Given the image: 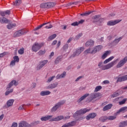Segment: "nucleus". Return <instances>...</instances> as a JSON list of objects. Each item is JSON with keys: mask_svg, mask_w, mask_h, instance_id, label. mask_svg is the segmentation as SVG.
Segmentation results:
<instances>
[{"mask_svg": "<svg viewBox=\"0 0 127 127\" xmlns=\"http://www.w3.org/2000/svg\"><path fill=\"white\" fill-rule=\"evenodd\" d=\"M99 97H100V93H91L89 98V102H92V100H94L96 98H99Z\"/></svg>", "mask_w": 127, "mask_h": 127, "instance_id": "9", "label": "nucleus"}, {"mask_svg": "<svg viewBox=\"0 0 127 127\" xmlns=\"http://www.w3.org/2000/svg\"><path fill=\"white\" fill-rule=\"evenodd\" d=\"M114 58H115V57L114 56L110 57V58H109L108 59H106L105 61H104V64H107L109 63V62H111V61H112V60H113Z\"/></svg>", "mask_w": 127, "mask_h": 127, "instance_id": "31", "label": "nucleus"}, {"mask_svg": "<svg viewBox=\"0 0 127 127\" xmlns=\"http://www.w3.org/2000/svg\"><path fill=\"white\" fill-rule=\"evenodd\" d=\"M94 49L92 50L91 48L86 50L84 52V55H87V54H95V53H93Z\"/></svg>", "mask_w": 127, "mask_h": 127, "instance_id": "18", "label": "nucleus"}, {"mask_svg": "<svg viewBox=\"0 0 127 127\" xmlns=\"http://www.w3.org/2000/svg\"><path fill=\"white\" fill-rule=\"evenodd\" d=\"M45 52H46V51L45 50L42 51V50H40L38 53V55L40 56H42V55H44V54H45Z\"/></svg>", "mask_w": 127, "mask_h": 127, "instance_id": "44", "label": "nucleus"}, {"mask_svg": "<svg viewBox=\"0 0 127 127\" xmlns=\"http://www.w3.org/2000/svg\"><path fill=\"white\" fill-rule=\"evenodd\" d=\"M118 96H120V93H119V91H117L114 93V94L112 95V97L116 98V97H118Z\"/></svg>", "mask_w": 127, "mask_h": 127, "instance_id": "42", "label": "nucleus"}, {"mask_svg": "<svg viewBox=\"0 0 127 127\" xmlns=\"http://www.w3.org/2000/svg\"><path fill=\"white\" fill-rule=\"evenodd\" d=\"M7 54V52H4L3 53L0 54V58H1L2 57H4V56H5Z\"/></svg>", "mask_w": 127, "mask_h": 127, "instance_id": "52", "label": "nucleus"}, {"mask_svg": "<svg viewBox=\"0 0 127 127\" xmlns=\"http://www.w3.org/2000/svg\"><path fill=\"white\" fill-rule=\"evenodd\" d=\"M13 103H14V99L8 100L6 102V106L7 108L12 107V106L13 105Z\"/></svg>", "mask_w": 127, "mask_h": 127, "instance_id": "23", "label": "nucleus"}, {"mask_svg": "<svg viewBox=\"0 0 127 127\" xmlns=\"http://www.w3.org/2000/svg\"><path fill=\"white\" fill-rule=\"evenodd\" d=\"M56 5L55 2H48V8H50L51 7H53Z\"/></svg>", "mask_w": 127, "mask_h": 127, "instance_id": "37", "label": "nucleus"}, {"mask_svg": "<svg viewBox=\"0 0 127 127\" xmlns=\"http://www.w3.org/2000/svg\"><path fill=\"white\" fill-rule=\"evenodd\" d=\"M43 45V43L39 44L38 43H35L32 46V50H33L34 52H37Z\"/></svg>", "mask_w": 127, "mask_h": 127, "instance_id": "4", "label": "nucleus"}, {"mask_svg": "<svg viewBox=\"0 0 127 127\" xmlns=\"http://www.w3.org/2000/svg\"><path fill=\"white\" fill-rule=\"evenodd\" d=\"M30 125L28 124L26 121H21L19 123L18 127H30Z\"/></svg>", "mask_w": 127, "mask_h": 127, "instance_id": "14", "label": "nucleus"}, {"mask_svg": "<svg viewBox=\"0 0 127 127\" xmlns=\"http://www.w3.org/2000/svg\"><path fill=\"white\" fill-rule=\"evenodd\" d=\"M55 77H56L55 75H54L49 77L48 80L47 81V83H50L51 81H53Z\"/></svg>", "mask_w": 127, "mask_h": 127, "instance_id": "41", "label": "nucleus"}, {"mask_svg": "<svg viewBox=\"0 0 127 127\" xmlns=\"http://www.w3.org/2000/svg\"><path fill=\"white\" fill-rule=\"evenodd\" d=\"M116 63V61H113L111 63L108 64L104 66L102 68V70H108V69H110L112 68Z\"/></svg>", "mask_w": 127, "mask_h": 127, "instance_id": "10", "label": "nucleus"}, {"mask_svg": "<svg viewBox=\"0 0 127 127\" xmlns=\"http://www.w3.org/2000/svg\"><path fill=\"white\" fill-rule=\"evenodd\" d=\"M5 14H9L10 13V11L9 10L5 11Z\"/></svg>", "mask_w": 127, "mask_h": 127, "instance_id": "63", "label": "nucleus"}, {"mask_svg": "<svg viewBox=\"0 0 127 127\" xmlns=\"http://www.w3.org/2000/svg\"><path fill=\"white\" fill-rule=\"evenodd\" d=\"M58 86V82L51 83L47 86V89H55Z\"/></svg>", "mask_w": 127, "mask_h": 127, "instance_id": "22", "label": "nucleus"}, {"mask_svg": "<svg viewBox=\"0 0 127 127\" xmlns=\"http://www.w3.org/2000/svg\"><path fill=\"white\" fill-rule=\"evenodd\" d=\"M127 101V98L124 99L122 101L119 102V105H124V104H126V102Z\"/></svg>", "mask_w": 127, "mask_h": 127, "instance_id": "49", "label": "nucleus"}, {"mask_svg": "<svg viewBox=\"0 0 127 127\" xmlns=\"http://www.w3.org/2000/svg\"><path fill=\"white\" fill-rule=\"evenodd\" d=\"M13 59L10 63V66H14L15 65V63H18L19 62V58H18V56H15L13 57Z\"/></svg>", "mask_w": 127, "mask_h": 127, "instance_id": "11", "label": "nucleus"}, {"mask_svg": "<svg viewBox=\"0 0 127 127\" xmlns=\"http://www.w3.org/2000/svg\"><path fill=\"white\" fill-rule=\"evenodd\" d=\"M3 117H4V115L3 114H2L1 116H0V121L2 120V119H3Z\"/></svg>", "mask_w": 127, "mask_h": 127, "instance_id": "61", "label": "nucleus"}, {"mask_svg": "<svg viewBox=\"0 0 127 127\" xmlns=\"http://www.w3.org/2000/svg\"><path fill=\"white\" fill-rule=\"evenodd\" d=\"M102 49H103V46L102 45L97 46L93 48V53L95 54V53H97V52H99V51H101Z\"/></svg>", "mask_w": 127, "mask_h": 127, "instance_id": "15", "label": "nucleus"}, {"mask_svg": "<svg viewBox=\"0 0 127 127\" xmlns=\"http://www.w3.org/2000/svg\"><path fill=\"white\" fill-rule=\"evenodd\" d=\"M26 33H27V31H26V29H22L15 32L14 33L13 35L14 37H19V36H21V35H24V34H25Z\"/></svg>", "mask_w": 127, "mask_h": 127, "instance_id": "3", "label": "nucleus"}, {"mask_svg": "<svg viewBox=\"0 0 127 127\" xmlns=\"http://www.w3.org/2000/svg\"><path fill=\"white\" fill-rule=\"evenodd\" d=\"M121 40H122V38H119L118 39H115L114 41H113V43L114 44L117 45L119 43V42H120V41H121Z\"/></svg>", "mask_w": 127, "mask_h": 127, "instance_id": "40", "label": "nucleus"}, {"mask_svg": "<svg viewBox=\"0 0 127 127\" xmlns=\"http://www.w3.org/2000/svg\"><path fill=\"white\" fill-rule=\"evenodd\" d=\"M82 78H83V76H79V77H77L75 80V82H78V81H79V80H80V79H82Z\"/></svg>", "mask_w": 127, "mask_h": 127, "instance_id": "59", "label": "nucleus"}, {"mask_svg": "<svg viewBox=\"0 0 127 127\" xmlns=\"http://www.w3.org/2000/svg\"><path fill=\"white\" fill-rule=\"evenodd\" d=\"M6 89L7 90L5 92V96H8L9 94L13 92V88L9 89V88H7V87Z\"/></svg>", "mask_w": 127, "mask_h": 127, "instance_id": "30", "label": "nucleus"}, {"mask_svg": "<svg viewBox=\"0 0 127 127\" xmlns=\"http://www.w3.org/2000/svg\"><path fill=\"white\" fill-rule=\"evenodd\" d=\"M127 75H124L123 76H121L120 77H119L117 80V82H124V81H127Z\"/></svg>", "mask_w": 127, "mask_h": 127, "instance_id": "21", "label": "nucleus"}, {"mask_svg": "<svg viewBox=\"0 0 127 127\" xmlns=\"http://www.w3.org/2000/svg\"><path fill=\"white\" fill-rule=\"evenodd\" d=\"M53 116L52 115H48L47 116H45V117H42L41 118V120L42 121V122H45L46 121H48V120H50V119H52V117Z\"/></svg>", "mask_w": 127, "mask_h": 127, "instance_id": "25", "label": "nucleus"}, {"mask_svg": "<svg viewBox=\"0 0 127 127\" xmlns=\"http://www.w3.org/2000/svg\"><path fill=\"white\" fill-rule=\"evenodd\" d=\"M94 43H95V42H94V41L92 40H90L89 41H88L86 43H85V46L88 47L89 46H94Z\"/></svg>", "mask_w": 127, "mask_h": 127, "instance_id": "28", "label": "nucleus"}, {"mask_svg": "<svg viewBox=\"0 0 127 127\" xmlns=\"http://www.w3.org/2000/svg\"><path fill=\"white\" fill-rule=\"evenodd\" d=\"M53 56H54V52H52L51 53V54H50L49 57H50V58H51V57H52Z\"/></svg>", "mask_w": 127, "mask_h": 127, "instance_id": "64", "label": "nucleus"}, {"mask_svg": "<svg viewBox=\"0 0 127 127\" xmlns=\"http://www.w3.org/2000/svg\"><path fill=\"white\" fill-rule=\"evenodd\" d=\"M103 83L104 84H110V81L109 80H104Z\"/></svg>", "mask_w": 127, "mask_h": 127, "instance_id": "60", "label": "nucleus"}, {"mask_svg": "<svg viewBox=\"0 0 127 127\" xmlns=\"http://www.w3.org/2000/svg\"><path fill=\"white\" fill-rule=\"evenodd\" d=\"M40 7L41 8H48V2L41 3Z\"/></svg>", "mask_w": 127, "mask_h": 127, "instance_id": "38", "label": "nucleus"}, {"mask_svg": "<svg viewBox=\"0 0 127 127\" xmlns=\"http://www.w3.org/2000/svg\"><path fill=\"white\" fill-rule=\"evenodd\" d=\"M98 67H99V68H102V67H103V62H100L98 64Z\"/></svg>", "mask_w": 127, "mask_h": 127, "instance_id": "56", "label": "nucleus"}, {"mask_svg": "<svg viewBox=\"0 0 127 127\" xmlns=\"http://www.w3.org/2000/svg\"><path fill=\"white\" fill-rule=\"evenodd\" d=\"M100 90H102V86L101 85H99L96 86L94 92H99Z\"/></svg>", "mask_w": 127, "mask_h": 127, "instance_id": "43", "label": "nucleus"}, {"mask_svg": "<svg viewBox=\"0 0 127 127\" xmlns=\"http://www.w3.org/2000/svg\"><path fill=\"white\" fill-rule=\"evenodd\" d=\"M62 60V56H59L57 58V59L55 61V64H59V62H61Z\"/></svg>", "mask_w": 127, "mask_h": 127, "instance_id": "32", "label": "nucleus"}, {"mask_svg": "<svg viewBox=\"0 0 127 127\" xmlns=\"http://www.w3.org/2000/svg\"><path fill=\"white\" fill-rule=\"evenodd\" d=\"M64 119V117L63 116H59L57 117L52 118L51 119L50 122H59V121H61Z\"/></svg>", "mask_w": 127, "mask_h": 127, "instance_id": "16", "label": "nucleus"}, {"mask_svg": "<svg viewBox=\"0 0 127 127\" xmlns=\"http://www.w3.org/2000/svg\"><path fill=\"white\" fill-rule=\"evenodd\" d=\"M57 43V40H54L52 43V45H55Z\"/></svg>", "mask_w": 127, "mask_h": 127, "instance_id": "62", "label": "nucleus"}, {"mask_svg": "<svg viewBox=\"0 0 127 127\" xmlns=\"http://www.w3.org/2000/svg\"><path fill=\"white\" fill-rule=\"evenodd\" d=\"M91 111V109H87L84 108L83 109H81L78 111H77L74 114L73 117L74 118H76V117H78V116H81V115H84L87 113V112H90Z\"/></svg>", "mask_w": 127, "mask_h": 127, "instance_id": "1", "label": "nucleus"}, {"mask_svg": "<svg viewBox=\"0 0 127 127\" xmlns=\"http://www.w3.org/2000/svg\"><path fill=\"white\" fill-rule=\"evenodd\" d=\"M17 86V82L16 80H12L7 86V89H10L12 86Z\"/></svg>", "mask_w": 127, "mask_h": 127, "instance_id": "17", "label": "nucleus"}, {"mask_svg": "<svg viewBox=\"0 0 127 127\" xmlns=\"http://www.w3.org/2000/svg\"><path fill=\"white\" fill-rule=\"evenodd\" d=\"M16 26V23H13V24H8L7 25V28L8 29H11V28H13Z\"/></svg>", "mask_w": 127, "mask_h": 127, "instance_id": "34", "label": "nucleus"}, {"mask_svg": "<svg viewBox=\"0 0 127 127\" xmlns=\"http://www.w3.org/2000/svg\"><path fill=\"white\" fill-rule=\"evenodd\" d=\"M127 112V107H122L116 113V115H119L121 113H126Z\"/></svg>", "mask_w": 127, "mask_h": 127, "instance_id": "20", "label": "nucleus"}, {"mask_svg": "<svg viewBox=\"0 0 127 127\" xmlns=\"http://www.w3.org/2000/svg\"><path fill=\"white\" fill-rule=\"evenodd\" d=\"M21 3V0H16L14 3V5H19Z\"/></svg>", "mask_w": 127, "mask_h": 127, "instance_id": "46", "label": "nucleus"}, {"mask_svg": "<svg viewBox=\"0 0 127 127\" xmlns=\"http://www.w3.org/2000/svg\"><path fill=\"white\" fill-rule=\"evenodd\" d=\"M92 11H89V12H85L82 14H81V16H87L88 15H89V14H91V13H92Z\"/></svg>", "mask_w": 127, "mask_h": 127, "instance_id": "48", "label": "nucleus"}, {"mask_svg": "<svg viewBox=\"0 0 127 127\" xmlns=\"http://www.w3.org/2000/svg\"><path fill=\"white\" fill-rule=\"evenodd\" d=\"M72 26H78L79 25V23L77 21L74 22L73 23L71 24Z\"/></svg>", "mask_w": 127, "mask_h": 127, "instance_id": "51", "label": "nucleus"}, {"mask_svg": "<svg viewBox=\"0 0 127 127\" xmlns=\"http://www.w3.org/2000/svg\"><path fill=\"white\" fill-rule=\"evenodd\" d=\"M90 95V94L89 93H86L85 94H84L83 96H81L78 100H77V102L78 103H81V102H82V101H84V100H85V99L86 98H87V97H89V96Z\"/></svg>", "mask_w": 127, "mask_h": 127, "instance_id": "24", "label": "nucleus"}, {"mask_svg": "<svg viewBox=\"0 0 127 127\" xmlns=\"http://www.w3.org/2000/svg\"><path fill=\"white\" fill-rule=\"evenodd\" d=\"M121 21H122V20H114V21H109L107 23V25H109L110 26L116 25V24H118V23H119V22H121Z\"/></svg>", "mask_w": 127, "mask_h": 127, "instance_id": "12", "label": "nucleus"}, {"mask_svg": "<svg viewBox=\"0 0 127 127\" xmlns=\"http://www.w3.org/2000/svg\"><path fill=\"white\" fill-rule=\"evenodd\" d=\"M24 104H23L21 106H19L18 108V110L19 111H21L22 110H24Z\"/></svg>", "mask_w": 127, "mask_h": 127, "instance_id": "53", "label": "nucleus"}, {"mask_svg": "<svg viewBox=\"0 0 127 127\" xmlns=\"http://www.w3.org/2000/svg\"><path fill=\"white\" fill-rule=\"evenodd\" d=\"M18 52L19 54L22 55V54L24 53V48H22L21 49H20V50H18Z\"/></svg>", "mask_w": 127, "mask_h": 127, "instance_id": "47", "label": "nucleus"}, {"mask_svg": "<svg viewBox=\"0 0 127 127\" xmlns=\"http://www.w3.org/2000/svg\"><path fill=\"white\" fill-rule=\"evenodd\" d=\"M108 120V117L106 116H102L99 118V121L102 123H105Z\"/></svg>", "mask_w": 127, "mask_h": 127, "instance_id": "36", "label": "nucleus"}, {"mask_svg": "<svg viewBox=\"0 0 127 127\" xmlns=\"http://www.w3.org/2000/svg\"><path fill=\"white\" fill-rule=\"evenodd\" d=\"M64 50H67L68 49V44H66L63 47Z\"/></svg>", "mask_w": 127, "mask_h": 127, "instance_id": "55", "label": "nucleus"}, {"mask_svg": "<svg viewBox=\"0 0 127 127\" xmlns=\"http://www.w3.org/2000/svg\"><path fill=\"white\" fill-rule=\"evenodd\" d=\"M44 25H46L45 27V28H46V29H49L52 28V27H53V26L51 25V24L48 22V23H43V24L40 25V26L37 27L36 28H35L34 29V30H38V29H40V28H41V27H43V26H44Z\"/></svg>", "mask_w": 127, "mask_h": 127, "instance_id": "6", "label": "nucleus"}, {"mask_svg": "<svg viewBox=\"0 0 127 127\" xmlns=\"http://www.w3.org/2000/svg\"><path fill=\"white\" fill-rule=\"evenodd\" d=\"M51 94V92L49 91H42L40 92V95L42 97H44V96H48L49 95H50Z\"/></svg>", "mask_w": 127, "mask_h": 127, "instance_id": "27", "label": "nucleus"}, {"mask_svg": "<svg viewBox=\"0 0 127 127\" xmlns=\"http://www.w3.org/2000/svg\"><path fill=\"white\" fill-rule=\"evenodd\" d=\"M47 63H48V60H45L40 62L39 64L37 66L36 70L38 71L40 70V69H42V68H43V67H44V66H45Z\"/></svg>", "mask_w": 127, "mask_h": 127, "instance_id": "7", "label": "nucleus"}, {"mask_svg": "<svg viewBox=\"0 0 127 127\" xmlns=\"http://www.w3.org/2000/svg\"><path fill=\"white\" fill-rule=\"evenodd\" d=\"M65 76H66V72L64 71L62 74H58L56 76V79L58 80L59 79L65 77Z\"/></svg>", "mask_w": 127, "mask_h": 127, "instance_id": "29", "label": "nucleus"}, {"mask_svg": "<svg viewBox=\"0 0 127 127\" xmlns=\"http://www.w3.org/2000/svg\"><path fill=\"white\" fill-rule=\"evenodd\" d=\"M56 36H57L56 34H55L50 36L49 39H50V40H53V39L56 38Z\"/></svg>", "mask_w": 127, "mask_h": 127, "instance_id": "50", "label": "nucleus"}, {"mask_svg": "<svg viewBox=\"0 0 127 127\" xmlns=\"http://www.w3.org/2000/svg\"><path fill=\"white\" fill-rule=\"evenodd\" d=\"M97 117V113H92L89 114L88 115L86 116V119L87 121H90L91 119H95Z\"/></svg>", "mask_w": 127, "mask_h": 127, "instance_id": "13", "label": "nucleus"}, {"mask_svg": "<svg viewBox=\"0 0 127 127\" xmlns=\"http://www.w3.org/2000/svg\"><path fill=\"white\" fill-rule=\"evenodd\" d=\"M127 62V56L125 57L123 60H121L117 65V68H121L124 66Z\"/></svg>", "mask_w": 127, "mask_h": 127, "instance_id": "8", "label": "nucleus"}, {"mask_svg": "<svg viewBox=\"0 0 127 127\" xmlns=\"http://www.w3.org/2000/svg\"><path fill=\"white\" fill-rule=\"evenodd\" d=\"M0 22L1 23H8V20L6 19L5 17L0 18Z\"/></svg>", "mask_w": 127, "mask_h": 127, "instance_id": "33", "label": "nucleus"}, {"mask_svg": "<svg viewBox=\"0 0 127 127\" xmlns=\"http://www.w3.org/2000/svg\"><path fill=\"white\" fill-rule=\"evenodd\" d=\"M93 18L95 22L99 21L100 19H101V18L99 15L94 16Z\"/></svg>", "mask_w": 127, "mask_h": 127, "instance_id": "39", "label": "nucleus"}, {"mask_svg": "<svg viewBox=\"0 0 127 127\" xmlns=\"http://www.w3.org/2000/svg\"><path fill=\"white\" fill-rule=\"evenodd\" d=\"M76 125V123L74 121H72L71 122H69L68 123H66L64 125H63L62 127H73V126H75Z\"/></svg>", "mask_w": 127, "mask_h": 127, "instance_id": "19", "label": "nucleus"}, {"mask_svg": "<svg viewBox=\"0 0 127 127\" xmlns=\"http://www.w3.org/2000/svg\"><path fill=\"white\" fill-rule=\"evenodd\" d=\"M117 119V117L116 116H109L107 117V120H109L110 121H114V120H116Z\"/></svg>", "mask_w": 127, "mask_h": 127, "instance_id": "45", "label": "nucleus"}, {"mask_svg": "<svg viewBox=\"0 0 127 127\" xmlns=\"http://www.w3.org/2000/svg\"><path fill=\"white\" fill-rule=\"evenodd\" d=\"M84 21H85V20H83V19L80 20V21H79L78 22V24H82L84 23Z\"/></svg>", "mask_w": 127, "mask_h": 127, "instance_id": "58", "label": "nucleus"}, {"mask_svg": "<svg viewBox=\"0 0 127 127\" xmlns=\"http://www.w3.org/2000/svg\"><path fill=\"white\" fill-rule=\"evenodd\" d=\"M82 35L83 34L82 33L78 34V35L76 36V39H79V38H80V37H81V36H82Z\"/></svg>", "mask_w": 127, "mask_h": 127, "instance_id": "54", "label": "nucleus"}, {"mask_svg": "<svg viewBox=\"0 0 127 127\" xmlns=\"http://www.w3.org/2000/svg\"><path fill=\"white\" fill-rule=\"evenodd\" d=\"M112 107H113V104H109L104 106L103 109V111L104 112H106V111H108V110H111L112 109Z\"/></svg>", "mask_w": 127, "mask_h": 127, "instance_id": "26", "label": "nucleus"}, {"mask_svg": "<svg viewBox=\"0 0 127 127\" xmlns=\"http://www.w3.org/2000/svg\"><path fill=\"white\" fill-rule=\"evenodd\" d=\"M65 104V101L63 100L56 104V105L52 108L51 111L52 112H56L57 110H58L62 105Z\"/></svg>", "mask_w": 127, "mask_h": 127, "instance_id": "5", "label": "nucleus"}, {"mask_svg": "<svg viewBox=\"0 0 127 127\" xmlns=\"http://www.w3.org/2000/svg\"><path fill=\"white\" fill-rule=\"evenodd\" d=\"M110 51H107L105 52V53L102 55L101 57L102 59H106V58H107V57H108V55L110 54Z\"/></svg>", "mask_w": 127, "mask_h": 127, "instance_id": "35", "label": "nucleus"}, {"mask_svg": "<svg viewBox=\"0 0 127 127\" xmlns=\"http://www.w3.org/2000/svg\"><path fill=\"white\" fill-rule=\"evenodd\" d=\"M0 14L1 15V16H5V11H1L0 12Z\"/></svg>", "mask_w": 127, "mask_h": 127, "instance_id": "57", "label": "nucleus"}, {"mask_svg": "<svg viewBox=\"0 0 127 127\" xmlns=\"http://www.w3.org/2000/svg\"><path fill=\"white\" fill-rule=\"evenodd\" d=\"M85 50L84 47H80L76 49L75 51L73 52L71 57H76V56H79L83 51Z\"/></svg>", "mask_w": 127, "mask_h": 127, "instance_id": "2", "label": "nucleus"}]
</instances>
